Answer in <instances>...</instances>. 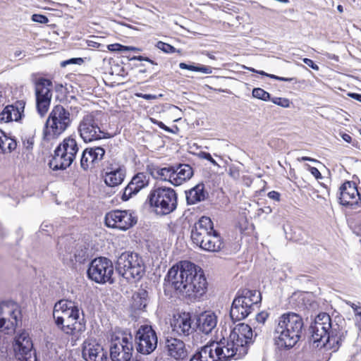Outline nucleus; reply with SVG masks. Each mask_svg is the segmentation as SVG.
I'll return each instance as SVG.
<instances>
[{
  "instance_id": "obj_15",
  "label": "nucleus",
  "mask_w": 361,
  "mask_h": 361,
  "mask_svg": "<svg viewBox=\"0 0 361 361\" xmlns=\"http://www.w3.org/2000/svg\"><path fill=\"white\" fill-rule=\"evenodd\" d=\"M20 314L17 306L13 303L2 302L0 304V331L6 334L13 333L17 325Z\"/></svg>"
},
{
  "instance_id": "obj_14",
  "label": "nucleus",
  "mask_w": 361,
  "mask_h": 361,
  "mask_svg": "<svg viewBox=\"0 0 361 361\" xmlns=\"http://www.w3.org/2000/svg\"><path fill=\"white\" fill-rule=\"evenodd\" d=\"M52 83L49 80L40 78L35 83V95L37 110L43 116L50 106Z\"/></svg>"
},
{
  "instance_id": "obj_39",
  "label": "nucleus",
  "mask_w": 361,
  "mask_h": 361,
  "mask_svg": "<svg viewBox=\"0 0 361 361\" xmlns=\"http://www.w3.org/2000/svg\"><path fill=\"white\" fill-rule=\"evenodd\" d=\"M252 96L255 98L262 99L263 101H268L270 99V94L262 88L257 87L252 90Z\"/></svg>"
},
{
  "instance_id": "obj_31",
  "label": "nucleus",
  "mask_w": 361,
  "mask_h": 361,
  "mask_svg": "<svg viewBox=\"0 0 361 361\" xmlns=\"http://www.w3.org/2000/svg\"><path fill=\"white\" fill-rule=\"evenodd\" d=\"M80 314L74 315L63 322V324L56 326L65 334L75 335L84 330V325L79 321Z\"/></svg>"
},
{
  "instance_id": "obj_51",
  "label": "nucleus",
  "mask_w": 361,
  "mask_h": 361,
  "mask_svg": "<svg viewBox=\"0 0 361 361\" xmlns=\"http://www.w3.org/2000/svg\"><path fill=\"white\" fill-rule=\"evenodd\" d=\"M152 122L155 124H157L159 128L161 129L167 131V132H171V129L164 125L161 121H155L154 119H152Z\"/></svg>"
},
{
  "instance_id": "obj_18",
  "label": "nucleus",
  "mask_w": 361,
  "mask_h": 361,
  "mask_svg": "<svg viewBox=\"0 0 361 361\" xmlns=\"http://www.w3.org/2000/svg\"><path fill=\"white\" fill-rule=\"evenodd\" d=\"M339 202L352 209L361 208V197L355 183L347 181L340 187Z\"/></svg>"
},
{
  "instance_id": "obj_3",
  "label": "nucleus",
  "mask_w": 361,
  "mask_h": 361,
  "mask_svg": "<svg viewBox=\"0 0 361 361\" xmlns=\"http://www.w3.org/2000/svg\"><path fill=\"white\" fill-rule=\"evenodd\" d=\"M304 324L302 317L295 313L281 315L274 330L275 344L281 349H290L300 341Z\"/></svg>"
},
{
  "instance_id": "obj_23",
  "label": "nucleus",
  "mask_w": 361,
  "mask_h": 361,
  "mask_svg": "<svg viewBox=\"0 0 361 361\" xmlns=\"http://www.w3.org/2000/svg\"><path fill=\"white\" fill-rule=\"evenodd\" d=\"M172 331L177 336H188L193 329L192 328V320L189 313H183L174 316L171 323Z\"/></svg>"
},
{
  "instance_id": "obj_37",
  "label": "nucleus",
  "mask_w": 361,
  "mask_h": 361,
  "mask_svg": "<svg viewBox=\"0 0 361 361\" xmlns=\"http://www.w3.org/2000/svg\"><path fill=\"white\" fill-rule=\"evenodd\" d=\"M179 67L180 69H187L191 71L201 72L204 74H211L212 73V68L211 67L202 65L194 66L188 65L185 63H180Z\"/></svg>"
},
{
  "instance_id": "obj_34",
  "label": "nucleus",
  "mask_w": 361,
  "mask_h": 361,
  "mask_svg": "<svg viewBox=\"0 0 361 361\" xmlns=\"http://www.w3.org/2000/svg\"><path fill=\"white\" fill-rule=\"evenodd\" d=\"M207 196L204 184H197L186 192V200L188 204H195L204 200Z\"/></svg>"
},
{
  "instance_id": "obj_41",
  "label": "nucleus",
  "mask_w": 361,
  "mask_h": 361,
  "mask_svg": "<svg viewBox=\"0 0 361 361\" xmlns=\"http://www.w3.org/2000/svg\"><path fill=\"white\" fill-rule=\"evenodd\" d=\"M271 101L274 104L282 107L287 108L290 106V101L286 98L274 97Z\"/></svg>"
},
{
  "instance_id": "obj_2",
  "label": "nucleus",
  "mask_w": 361,
  "mask_h": 361,
  "mask_svg": "<svg viewBox=\"0 0 361 361\" xmlns=\"http://www.w3.org/2000/svg\"><path fill=\"white\" fill-rule=\"evenodd\" d=\"M311 340L315 348H325L336 351L345 338V331L336 322H332L326 313L319 314L310 327Z\"/></svg>"
},
{
  "instance_id": "obj_25",
  "label": "nucleus",
  "mask_w": 361,
  "mask_h": 361,
  "mask_svg": "<svg viewBox=\"0 0 361 361\" xmlns=\"http://www.w3.org/2000/svg\"><path fill=\"white\" fill-rule=\"evenodd\" d=\"M82 356L86 361H106L107 359L103 347L95 341L85 342Z\"/></svg>"
},
{
  "instance_id": "obj_48",
  "label": "nucleus",
  "mask_w": 361,
  "mask_h": 361,
  "mask_svg": "<svg viewBox=\"0 0 361 361\" xmlns=\"http://www.w3.org/2000/svg\"><path fill=\"white\" fill-rule=\"evenodd\" d=\"M267 196L271 200H276L278 202L280 201L281 195L279 192H276L274 190L271 191L267 194Z\"/></svg>"
},
{
  "instance_id": "obj_60",
  "label": "nucleus",
  "mask_w": 361,
  "mask_h": 361,
  "mask_svg": "<svg viewBox=\"0 0 361 361\" xmlns=\"http://www.w3.org/2000/svg\"><path fill=\"white\" fill-rule=\"evenodd\" d=\"M23 144L26 147V148H31L32 147V141H30L29 140H27V142L25 143V142L24 141L23 142Z\"/></svg>"
},
{
  "instance_id": "obj_64",
  "label": "nucleus",
  "mask_w": 361,
  "mask_h": 361,
  "mask_svg": "<svg viewBox=\"0 0 361 361\" xmlns=\"http://www.w3.org/2000/svg\"><path fill=\"white\" fill-rule=\"evenodd\" d=\"M337 10L340 12V13H342L343 11V8L341 5H338L337 6Z\"/></svg>"
},
{
  "instance_id": "obj_6",
  "label": "nucleus",
  "mask_w": 361,
  "mask_h": 361,
  "mask_svg": "<svg viewBox=\"0 0 361 361\" xmlns=\"http://www.w3.org/2000/svg\"><path fill=\"white\" fill-rule=\"evenodd\" d=\"M118 273L128 281L140 280L145 273L142 257L135 252H124L119 255L116 263Z\"/></svg>"
},
{
  "instance_id": "obj_5",
  "label": "nucleus",
  "mask_w": 361,
  "mask_h": 361,
  "mask_svg": "<svg viewBox=\"0 0 361 361\" xmlns=\"http://www.w3.org/2000/svg\"><path fill=\"white\" fill-rule=\"evenodd\" d=\"M72 118L68 109L61 105L53 107L46 121L44 138L50 140L61 135L71 126Z\"/></svg>"
},
{
  "instance_id": "obj_43",
  "label": "nucleus",
  "mask_w": 361,
  "mask_h": 361,
  "mask_svg": "<svg viewBox=\"0 0 361 361\" xmlns=\"http://www.w3.org/2000/svg\"><path fill=\"white\" fill-rule=\"evenodd\" d=\"M268 317L269 313L265 311H262L256 315L255 320L257 323L264 324Z\"/></svg>"
},
{
  "instance_id": "obj_35",
  "label": "nucleus",
  "mask_w": 361,
  "mask_h": 361,
  "mask_svg": "<svg viewBox=\"0 0 361 361\" xmlns=\"http://www.w3.org/2000/svg\"><path fill=\"white\" fill-rule=\"evenodd\" d=\"M17 147L16 140L8 137L0 130V154H8L13 152Z\"/></svg>"
},
{
  "instance_id": "obj_55",
  "label": "nucleus",
  "mask_w": 361,
  "mask_h": 361,
  "mask_svg": "<svg viewBox=\"0 0 361 361\" xmlns=\"http://www.w3.org/2000/svg\"><path fill=\"white\" fill-rule=\"evenodd\" d=\"M138 51L140 49L134 47L124 46V51Z\"/></svg>"
},
{
  "instance_id": "obj_21",
  "label": "nucleus",
  "mask_w": 361,
  "mask_h": 361,
  "mask_svg": "<svg viewBox=\"0 0 361 361\" xmlns=\"http://www.w3.org/2000/svg\"><path fill=\"white\" fill-rule=\"evenodd\" d=\"M105 154V150L102 147L86 148L82 154L80 166L84 170L94 168L99 166Z\"/></svg>"
},
{
  "instance_id": "obj_27",
  "label": "nucleus",
  "mask_w": 361,
  "mask_h": 361,
  "mask_svg": "<svg viewBox=\"0 0 361 361\" xmlns=\"http://www.w3.org/2000/svg\"><path fill=\"white\" fill-rule=\"evenodd\" d=\"M212 344H216L219 348H220V350H218L219 352L214 351L216 361H228L231 357H233L235 360H238L245 356L240 355L238 353L234 345H230L229 338H228L226 345L221 341L220 342H212Z\"/></svg>"
},
{
  "instance_id": "obj_49",
  "label": "nucleus",
  "mask_w": 361,
  "mask_h": 361,
  "mask_svg": "<svg viewBox=\"0 0 361 361\" xmlns=\"http://www.w3.org/2000/svg\"><path fill=\"white\" fill-rule=\"evenodd\" d=\"M303 62L308 66L311 67L312 69L317 71L319 67L317 64L314 63V61L310 59L305 58L303 59Z\"/></svg>"
},
{
  "instance_id": "obj_13",
  "label": "nucleus",
  "mask_w": 361,
  "mask_h": 361,
  "mask_svg": "<svg viewBox=\"0 0 361 361\" xmlns=\"http://www.w3.org/2000/svg\"><path fill=\"white\" fill-rule=\"evenodd\" d=\"M136 223V218L127 210H113L105 216V224L107 227L121 231H127Z\"/></svg>"
},
{
  "instance_id": "obj_42",
  "label": "nucleus",
  "mask_w": 361,
  "mask_h": 361,
  "mask_svg": "<svg viewBox=\"0 0 361 361\" xmlns=\"http://www.w3.org/2000/svg\"><path fill=\"white\" fill-rule=\"evenodd\" d=\"M32 20L34 22L39 23L42 24H46L49 22V19L46 16L41 14H33L32 16Z\"/></svg>"
},
{
  "instance_id": "obj_28",
  "label": "nucleus",
  "mask_w": 361,
  "mask_h": 361,
  "mask_svg": "<svg viewBox=\"0 0 361 361\" xmlns=\"http://www.w3.org/2000/svg\"><path fill=\"white\" fill-rule=\"evenodd\" d=\"M126 176V169L123 166L111 165L107 167L104 176L105 183L109 187L120 185Z\"/></svg>"
},
{
  "instance_id": "obj_59",
  "label": "nucleus",
  "mask_w": 361,
  "mask_h": 361,
  "mask_svg": "<svg viewBox=\"0 0 361 361\" xmlns=\"http://www.w3.org/2000/svg\"><path fill=\"white\" fill-rule=\"evenodd\" d=\"M248 69H249L250 71H252V72H254V73H255V72H256V73H259V74H261V75H266V76H267V75H268V73H265V72H264L263 71H255V70L254 68H248Z\"/></svg>"
},
{
  "instance_id": "obj_56",
  "label": "nucleus",
  "mask_w": 361,
  "mask_h": 361,
  "mask_svg": "<svg viewBox=\"0 0 361 361\" xmlns=\"http://www.w3.org/2000/svg\"><path fill=\"white\" fill-rule=\"evenodd\" d=\"M294 80H295V78H283V77H279V76L277 78V80L286 81V82H291Z\"/></svg>"
},
{
  "instance_id": "obj_8",
  "label": "nucleus",
  "mask_w": 361,
  "mask_h": 361,
  "mask_svg": "<svg viewBox=\"0 0 361 361\" xmlns=\"http://www.w3.org/2000/svg\"><path fill=\"white\" fill-rule=\"evenodd\" d=\"M79 147L76 140L73 137H66L56 148L53 158L49 161V166L53 170L66 169L75 159Z\"/></svg>"
},
{
  "instance_id": "obj_11",
  "label": "nucleus",
  "mask_w": 361,
  "mask_h": 361,
  "mask_svg": "<svg viewBox=\"0 0 361 361\" xmlns=\"http://www.w3.org/2000/svg\"><path fill=\"white\" fill-rule=\"evenodd\" d=\"M114 274L112 262L106 257H97L90 264L87 269L88 277L98 283H112Z\"/></svg>"
},
{
  "instance_id": "obj_63",
  "label": "nucleus",
  "mask_w": 361,
  "mask_h": 361,
  "mask_svg": "<svg viewBox=\"0 0 361 361\" xmlns=\"http://www.w3.org/2000/svg\"><path fill=\"white\" fill-rule=\"evenodd\" d=\"M206 55L211 59H215V56L211 53L208 52Z\"/></svg>"
},
{
  "instance_id": "obj_52",
  "label": "nucleus",
  "mask_w": 361,
  "mask_h": 361,
  "mask_svg": "<svg viewBox=\"0 0 361 361\" xmlns=\"http://www.w3.org/2000/svg\"><path fill=\"white\" fill-rule=\"evenodd\" d=\"M132 59L133 60L140 61H146L149 62L152 64H155L154 62L152 60L149 59V58L144 57V56H134Z\"/></svg>"
},
{
  "instance_id": "obj_20",
  "label": "nucleus",
  "mask_w": 361,
  "mask_h": 361,
  "mask_svg": "<svg viewBox=\"0 0 361 361\" xmlns=\"http://www.w3.org/2000/svg\"><path fill=\"white\" fill-rule=\"evenodd\" d=\"M77 314H80V310L72 301L60 300L54 307L53 317L56 324H63V321Z\"/></svg>"
},
{
  "instance_id": "obj_44",
  "label": "nucleus",
  "mask_w": 361,
  "mask_h": 361,
  "mask_svg": "<svg viewBox=\"0 0 361 361\" xmlns=\"http://www.w3.org/2000/svg\"><path fill=\"white\" fill-rule=\"evenodd\" d=\"M83 62L82 58H73L66 61H63L61 63V67H65L69 64H78L80 65Z\"/></svg>"
},
{
  "instance_id": "obj_19",
  "label": "nucleus",
  "mask_w": 361,
  "mask_h": 361,
  "mask_svg": "<svg viewBox=\"0 0 361 361\" xmlns=\"http://www.w3.org/2000/svg\"><path fill=\"white\" fill-rule=\"evenodd\" d=\"M213 231L214 226L211 219L202 216L192 228L191 239L194 243L200 247L210 233H213Z\"/></svg>"
},
{
  "instance_id": "obj_17",
  "label": "nucleus",
  "mask_w": 361,
  "mask_h": 361,
  "mask_svg": "<svg viewBox=\"0 0 361 361\" xmlns=\"http://www.w3.org/2000/svg\"><path fill=\"white\" fill-rule=\"evenodd\" d=\"M137 340V351L147 355L153 352L157 345V336L152 326H141L136 334Z\"/></svg>"
},
{
  "instance_id": "obj_45",
  "label": "nucleus",
  "mask_w": 361,
  "mask_h": 361,
  "mask_svg": "<svg viewBox=\"0 0 361 361\" xmlns=\"http://www.w3.org/2000/svg\"><path fill=\"white\" fill-rule=\"evenodd\" d=\"M107 48L111 51H124V45L117 43L109 44Z\"/></svg>"
},
{
  "instance_id": "obj_57",
  "label": "nucleus",
  "mask_w": 361,
  "mask_h": 361,
  "mask_svg": "<svg viewBox=\"0 0 361 361\" xmlns=\"http://www.w3.org/2000/svg\"><path fill=\"white\" fill-rule=\"evenodd\" d=\"M229 174L231 176H232L235 178H237L239 176V173L238 171H232L231 169H230Z\"/></svg>"
},
{
  "instance_id": "obj_46",
  "label": "nucleus",
  "mask_w": 361,
  "mask_h": 361,
  "mask_svg": "<svg viewBox=\"0 0 361 361\" xmlns=\"http://www.w3.org/2000/svg\"><path fill=\"white\" fill-rule=\"evenodd\" d=\"M202 158L208 160L214 166H219L216 161L212 158V155L208 152H202Z\"/></svg>"
},
{
  "instance_id": "obj_61",
  "label": "nucleus",
  "mask_w": 361,
  "mask_h": 361,
  "mask_svg": "<svg viewBox=\"0 0 361 361\" xmlns=\"http://www.w3.org/2000/svg\"><path fill=\"white\" fill-rule=\"evenodd\" d=\"M23 52L21 50H16L15 52H14V56L16 58H18V57H20L21 55H22Z\"/></svg>"
},
{
  "instance_id": "obj_62",
  "label": "nucleus",
  "mask_w": 361,
  "mask_h": 361,
  "mask_svg": "<svg viewBox=\"0 0 361 361\" xmlns=\"http://www.w3.org/2000/svg\"><path fill=\"white\" fill-rule=\"evenodd\" d=\"M265 213H271V209L269 207H265V209L263 210Z\"/></svg>"
},
{
  "instance_id": "obj_47",
  "label": "nucleus",
  "mask_w": 361,
  "mask_h": 361,
  "mask_svg": "<svg viewBox=\"0 0 361 361\" xmlns=\"http://www.w3.org/2000/svg\"><path fill=\"white\" fill-rule=\"evenodd\" d=\"M309 170L312 175L314 176L317 179H321L322 178L321 173L316 167L310 166Z\"/></svg>"
},
{
  "instance_id": "obj_53",
  "label": "nucleus",
  "mask_w": 361,
  "mask_h": 361,
  "mask_svg": "<svg viewBox=\"0 0 361 361\" xmlns=\"http://www.w3.org/2000/svg\"><path fill=\"white\" fill-rule=\"evenodd\" d=\"M350 97L359 101L361 102V94L357 93H350L348 94Z\"/></svg>"
},
{
  "instance_id": "obj_1",
  "label": "nucleus",
  "mask_w": 361,
  "mask_h": 361,
  "mask_svg": "<svg viewBox=\"0 0 361 361\" xmlns=\"http://www.w3.org/2000/svg\"><path fill=\"white\" fill-rule=\"evenodd\" d=\"M169 283L183 298L193 302L206 292L207 280L202 269L188 261H182L169 269Z\"/></svg>"
},
{
  "instance_id": "obj_7",
  "label": "nucleus",
  "mask_w": 361,
  "mask_h": 361,
  "mask_svg": "<svg viewBox=\"0 0 361 361\" xmlns=\"http://www.w3.org/2000/svg\"><path fill=\"white\" fill-rule=\"evenodd\" d=\"M262 300L259 291L244 290L233 301L230 317L233 321H240L246 318Z\"/></svg>"
},
{
  "instance_id": "obj_4",
  "label": "nucleus",
  "mask_w": 361,
  "mask_h": 361,
  "mask_svg": "<svg viewBox=\"0 0 361 361\" xmlns=\"http://www.w3.org/2000/svg\"><path fill=\"white\" fill-rule=\"evenodd\" d=\"M145 203L157 214L167 215L177 207V195L171 188L154 187L149 190Z\"/></svg>"
},
{
  "instance_id": "obj_38",
  "label": "nucleus",
  "mask_w": 361,
  "mask_h": 361,
  "mask_svg": "<svg viewBox=\"0 0 361 361\" xmlns=\"http://www.w3.org/2000/svg\"><path fill=\"white\" fill-rule=\"evenodd\" d=\"M353 309L355 326L361 331V306L353 302L348 303Z\"/></svg>"
},
{
  "instance_id": "obj_12",
  "label": "nucleus",
  "mask_w": 361,
  "mask_h": 361,
  "mask_svg": "<svg viewBox=\"0 0 361 361\" xmlns=\"http://www.w3.org/2000/svg\"><path fill=\"white\" fill-rule=\"evenodd\" d=\"M252 336L251 327L248 324L240 323L232 329L229 335L230 345L235 346V350L240 355H245L252 342Z\"/></svg>"
},
{
  "instance_id": "obj_26",
  "label": "nucleus",
  "mask_w": 361,
  "mask_h": 361,
  "mask_svg": "<svg viewBox=\"0 0 361 361\" xmlns=\"http://www.w3.org/2000/svg\"><path fill=\"white\" fill-rule=\"evenodd\" d=\"M24 108L23 101H18L15 104L6 106L0 113V123L18 121L22 118Z\"/></svg>"
},
{
  "instance_id": "obj_54",
  "label": "nucleus",
  "mask_w": 361,
  "mask_h": 361,
  "mask_svg": "<svg viewBox=\"0 0 361 361\" xmlns=\"http://www.w3.org/2000/svg\"><path fill=\"white\" fill-rule=\"evenodd\" d=\"M341 137H342L343 140H345L348 143H350L352 140L351 137L348 134L343 133L341 135Z\"/></svg>"
},
{
  "instance_id": "obj_40",
  "label": "nucleus",
  "mask_w": 361,
  "mask_h": 361,
  "mask_svg": "<svg viewBox=\"0 0 361 361\" xmlns=\"http://www.w3.org/2000/svg\"><path fill=\"white\" fill-rule=\"evenodd\" d=\"M156 47L166 53H173L176 51L173 46L161 41L157 42Z\"/></svg>"
},
{
  "instance_id": "obj_29",
  "label": "nucleus",
  "mask_w": 361,
  "mask_h": 361,
  "mask_svg": "<svg viewBox=\"0 0 361 361\" xmlns=\"http://www.w3.org/2000/svg\"><path fill=\"white\" fill-rule=\"evenodd\" d=\"M217 325V316L212 312L206 311L198 316L197 328L205 334H209Z\"/></svg>"
},
{
  "instance_id": "obj_33",
  "label": "nucleus",
  "mask_w": 361,
  "mask_h": 361,
  "mask_svg": "<svg viewBox=\"0 0 361 361\" xmlns=\"http://www.w3.org/2000/svg\"><path fill=\"white\" fill-rule=\"evenodd\" d=\"M200 247L208 252H219L223 247V242L219 234L213 231L209 237L203 242Z\"/></svg>"
},
{
  "instance_id": "obj_50",
  "label": "nucleus",
  "mask_w": 361,
  "mask_h": 361,
  "mask_svg": "<svg viewBox=\"0 0 361 361\" xmlns=\"http://www.w3.org/2000/svg\"><path fill=\"white\" fill-rule=\"evenodd\" d=\"M136 96L137 97H140L147 100H151L156 99V96L150 94H142V93H137Z\"/></svg>"
},
{
  "instance_id": "obj_10",
  "label": "nucleus",
  "mask_w": 361,
  "mask_h": 361,
  "mask_svg": "<svg viewBox=\"0 0 361 361\" xmlns=\"http://www.w3.org/2000/svg\"><path fill=\"white\" fill-rule=\"evenodd\" d=\"M78 132L85 142L109 137V134L99 127L93 113H89L82 116L78 124Z\"/></svg>"
},
{
  "instance_id": "obj_36",
  "label": "nucleus",
  "mask_w": 361,
  "mask_h": 361,
  "mask_svg": "<svg viewBox=\"0 0 361 361\" xmlns=\"http://www.w3.org/2000/svg\"><path fill=\"white\" fill-rule=\"evenodd\" d=\"M173 167H164L157 170V178L169 182L172 185Z\"/></svg>"
},
{
  "instance_id": "obj_30",
  "label": "nucleus",
  "mask_w": 361,
  "mask_h": 361,
  "mask_svg": "<svg viewBox=\"0 0 361 361\" xmlns=\"http://www.w3.org/2000/svg\"><path fill=\"white\" fill-rule=\"evenodd\" d=\"M193 176V169L188 164H179L173 167L172 185L179 186L190 180Z\"/></svg>"
},
{
  "instance_id": "obj_22",
  "label": "nucleus",
  "mask_w": 361,
  "mask_h": 361,
  "mask_svg": "<svg viewBox=\"0 0 361 361\" xmlns=\"http://www.w3.org/2000/svg\"><path fill=\"white\" fill-rule=\"evenodd\" d=\"M149 177L145 173H137L131 179L130 182L124 188L121 199L128 200L133 195H136L149 184Z\"/></svg>"
},
{
  "instance_id": "obj_16",
  "label": "nucleus",
  "mask_w": 361,
  "mask_h": 361,
  "mask_svg": "<svg viewBox=\"0 0 361 361\" xmlns=\"http://www.w3.org/2000/svg\"><path fill=\"white\" fill-rule=\"evenodd\" d=\"M13 349L18 361H37L32 342L27 332L23 331L16 337Z\"/></svg>"
},
{
  "instance_id": "obj_9",
  "label": "nucleus",
  "mask_w": 361,
  "mask_h": 361,
  "mask_svg": "<svg viewBox=\"0 0 361 361\" xmlns=\"http://www.w3.org/2000/svg\"><path fill=\"white\" fill-rule=\"evenodd\" d=\"M133 350V337L130 334L118 331L112 335L110 356L113 361H130Z\"/></svg>"
},
{
  "instance_id": "obj_58",
  "label": "nucleus",
  "mask_w": 361,
  "mask_h": 361,
  "mask_svg": "<svg viewBox=\"0 0 361 361\" xmlns=\"http://www.w3.org/2000/svg\"><path fill=\"white\" fill-rule=\"evenodd\" d=\"M299 161H316L315 159L308 157H302L300 159H298Z\"/></svg>"
},
{
  "instance_id": "obj_24",
  "label": "nucleus",
  "mask_w": 361,
  "mask_h": 361,
  "mask_svg": "<svg viewBox=\"0 0 361 361\" xmlns=\"http://www.w3.org/2000/svg\"><path fill=\"white\" fill-rule=\"evenodd\" d=\"M167 354L175 360H183L188 356V350L185 343L176 338H167L165 342Z\"/></svg>"
},
{
  "instance_id": "obj_32",
  "label": "nucleus",
  "mask_w": 361,
  "mask_h": 361,
  "mask_svg": "<svg viewBox=\"0 0 361 361\" xmlns=\"http://www.w3.org/2000/svg\"><path fill=\"white\" fill-rule=\"evenodd\" d=\"M216 344H207L202 348L201 350L196 353L190 361H216L214 352L219 350Z\"/></svg>"
}]
</instances>
